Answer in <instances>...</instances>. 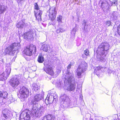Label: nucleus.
<instances>
[{"label": "nucleus", "instance_id": "nucleus-1", "mask_svg": "<svg viewBox=\"0 0 120 120\" xmlns=\"http://www.w3.org/2000/svg\"><path fill=\"white\" fill-rule=\"evenodd\" d=\"M36 51V46L33 44H30L25 46L24 48L23 53L24 54L31 56L33 53H35Z\"/></svg>", "mask_w": 120, "mask_h": 120}, {"label": "nucleus", "instance_id": "nucleus-2", "mask_svg": "<svg viewBox=\"0 0 120 120\" xmlns=\"http://www.w3.org/2000/svg\"><path fill=\"white\" fill-rule=\"evenodd\" d=\"M29 90L27 88L23 86L20 88L17 93L18 97L21 99L27 98L29 95Z\"/></svg>", "mask_w": 120, "mask_h": 120}, {"label": "nucleus", "instance_id": "nucleus-3", "mask_svg": "<svg viewBox=\"0 0 120 120\" xmlns=\"http://www.w3.org/2000/svg\"><path fill=\"white\" fill-rule=\"evenodd\" d=\"M56 9L55 7H52L50 8L49 10V18L52 21L55 19L56 18L57 14Z\"/></svg>", "mask_w": 120, "mask_h": 120}, {"label": "nucleus", "instance_id": "nucleus-4", "mask_svg": "<svg viewBox=\"0 0 120 120\" xmlns=\"http://www.w3.org/2000/svg\"><path fill=\"white\" fill-rule=\"evenodd\" d=\"M11 69L10 68L6 69L5 71V73H3L0 75V78L2 80H5L7 79L10 75L11 73Z\"/></svg>", "mask_w": 120, "mask_h": 120}, {"label": "nucleus", "instance_id": "nucleus-5", "mask_svg": "<svg viewBox=\"0 0 120 120\" xmlns=\"http://www.w3.org/2000/svg\"><path fill=\"white\" fill-rule=\"evenodd\" d=\"M34 15L36 17V20L38 21H41L42 20L41 15L42 14V11L41 10L38 11H34Z\"/></svg>", "mask_w": 120, "mask_h": 120}, {"label": "nucleus", "instance_id": "nucleus-6", "mask_svg": "<svg viewBox=\"0 0 120 120\" xmlns=\"http://www.w3.org/2000/svg\"><path fill=\"white\" fill-rule=\"evenodd\" d=\"M9 82L10 85L14 87L17 86L19 84V81L17 78H12L10 80Z\"/></svg>", "mask_w": 120, "mask_h": 120}, {"label": "nucleus", "instance_id": "nucleus-7", "mask_svg": "<svg viewBox=\"0 0 120 120\" xmlns=\"http://www.w3.org/2000/svg\"><path fill=\"white\" fill-rule=\"evenodd\" d=\"M53 68L52 67L49 66L48 67H46L44 69L45 71L48 74L52 76L54 74V72L53 70Z\"/></svg>", "mask_w": 120, "mask_h": 120}, {"label": "nucleus", "instance_id": "nucleus-8", "mask_svg": "<svg viewBox=\"0 0 120 120\" xmlns=\"http://www.w3.org/2000/svg\"><path fill=\"white\" fill-rule=\"evenodd\" d=\"M30 120V115L28 112H26L24 114H21L20 120Z\"/></svg>", "mask_w": 120, "mask_h": 120}, {"label": "nucleus", "instance_id": "nucleus-9", "mask_svg": "<svg viewBox=\"0 0 120 120\" xmlns=\"http://www.w3.org/2000/svg\"><path fill=\"white\" fill-rule=\"evenodd\" d=\"M42 120H56V118L54 116L48 114L44 116Z\"/></svg>", "mask_w": 120, "mask_h": 120}, {"label": "nucleus", "instance_id": "nucleus-10", "mask_svg": "<svg viewBox=\"0 0 120 120\" xmlns=\"http://www.w3.org/2000/svg\"><path fill=\"white\" fill-rule=\"evenodd\" d=\"M41 100L39 94H37L34 97V99L32 100L31 103L33 104L36 103V102H37Z\"/></svg>", "mask_w": 120, "mask_h": 120}, {"label": "nucleus", "instance_id": "nucleus-11", "mask_svg": "<svg viewBox=\"0 0 120 120\" xmlns=\"http://www.w3.org/2000/svg\"><path fill=\"white\" fill-rule=\"evenodd\" d=\"M106 43L105 42H103L101 43L98 47V49L101 51H105V45L104 44Z\"/></svg>", "mask_w": 120, "mask_h": 120}, {"label": "nucleus", "instance_id": "nucleus-12", "mask_svg": "<svg viewBox=\"0 0 120 120\" xmlns=\"http://www.w3.org/2000/svg\"><path fill=\"white\" fill-rule=\"evenodd\" d=\"M44 58L41 54H40L38 56L37 59L39 63H42L44 61Z\"/></svg>", "mask_w": 120, "mask_h": 120}, {"label": "nucleus", "instance_id": "nucleus-13", "mask_svg": "<svg viewBox=\"0 0 120 120\" xmlns=\"http://www.w3.org/2000/svg\"><path fill=\"white\" fill-rule=\"evenodd\" d=\"M33 89L35 91H37L40 88V87L36 84L33 85Z\"/></svg>", "mask_w": 120, "mask_h": 120}, {"label": "nucleus", "instance_id": "nucleus-14", "mask_svg": "<svg viewBox=\"0 0 120 120\" xmlns=\"http://www.w3.org/2000/svg\"><path fill=\"white\" fill-rule=\"evenodd\" d=\"M76 86L75 83L74 84H71L70 86V91H72L73 90L75 89V86Z\"/></svg>", "mask_w": 120, "mask_h": 120}, {"label": "nucleus", "instance_id": "nucleus-15", "mask_svg": "<svg viewBox=\"0 0 120 120\" xmlns=\"http://www.w3.org/2000/svg\"><path fill=\"white\" fill-rule=\"evenodd\" d=\"M8 94V93L6 92H2V98H5L7 97Z\"/></svg>", "mask_w": 120, "mask_h": 120}, {"label": "nucleus", "instance_id": "nucleus-16", "mask_svg": "<svg viewBox=\"0 0 120 120\" xmlns=\"http://www.w3.org/2000/svg\"><path fill=\"white\" fill-rule=\"evenodd\" d=\"M30 31H28L27 32H26L24 34L23 36L24 38L25 39H27L28 37V35L30 34Z\"/></svg>", "mask_w": 120, "mask_h": 120}, {"label": "nucleus", "instance_id": "nucleus-17", "mask_svg": "<svg viewBox=\"0 0 120 120\" xmlns=\"http://www.w3.org/2000/svg\"><path fill=\"white\" fill-rule=\"evenodd\" d=\"M52 97H50V96L49 95V96L48 95L46 98V100L47 99V98L48 99L47 100L48 101V103H50L51 102H52L53 101L52 99Z\"/></svg>", "mask_w": 120, "mask_h": 120}, {"label": "nucleus", "instance_id": "nucleus-18", "mask_svg": "<svg viewBox=\"0 0 120 120\" xmlns=\"http://www.w3.org/2000/svg\"><path fill=\"white\" fill-rule=\"evenodd\" d=\"M34 9L37 10L36 11H38L39 10H40V8L38 5L37 3H35L34 4Z\"/></svg>", "mask_w": 120, "mask_h": 120}, {"label": "nucleus", "instance_id": "nucleus-19", "mask_svg": "<svg viewBox=\"0 0 120 120\" xmlns=\"http://www.w3.org/2000/svg\"><path fill=\"white\" fill-rule=\"evenodd\" d=\"M84 53L86 56H88L90 55L89 52L87 49H86L84 50Z\"/></svg>", "mask_w": 120, "mask_h": 120}, {"label": "nucleus", "instance_id": "nucleus-20", "mask_svg": "<svg viewBox=\"0 0 120 120\" xmlns=\"http://www.w3.org/2000/svg\"><path fill=\"white\" fill-rule=\"evenodd\" d=\"M83 72V71L82 70L81 71H79L77 72V75L79 77H80L81 76L82 73Z\"/></svg>", "mask_w": 120, "mask_h": 120}, {"label": "nucleus", "instance_id": "nucleus-21", "mask_svg": "<svg viewBox=\"0 0 120 120\" xmlns=\"http://www.w3.org/2000/svg\"><path fill=\"white\" fill-rule=\"evenodd\" d=\"M62 19V16L59 15L57 18V21L59 22H61Z\"/></svg>", "mask_w": 120, "mask_h": 120}, {"label": "nucleus", "instance_id": "nucleus-22", "mask_svg": "<svg viewBox=\"0 0 120 120\" xmlns=\"http://www.w3.org/2000/svg\"><path fill=\"white\" fill-rule=\"evenodd\" d=\"M14 44H15V43H13L11 44V45L9 47L10 48H11V51H10V52L11 51L12 52L13 50L14 47Z\"/></svg>", "mask_w": 120, "mask_h": 120}, {"label": "nucleus", "instance_id": "nucleus-23", "mask_svg": "<svg viewBox=\"0 0 120 120\" xmlns=\"http://www.w3.org/2000/svg\"><path fill=\"white\" fill-rule=\"evenodd\" d=\"M9 113L8 112L6 114H3V116L6 119H7L9 116Z\"/></svg>", "mask_w": 120, "mask_h": 120}, {"label": "nucleus", "instance_id": "nucleus-24", "mask_svg": "<svg viewBox=\"0 0 120 120\" xmlns=\"http://www.w3.org/2000/svg\"><path fill=\"white\" fill-rule=\"evenodd\" d=\"M64 30L63 29L60 28L56 30V32L57 33H59L60 32H62Z\"/></svg>", "mask_w": 120, "mask_h": 120}, {"label": "nucleus", "instance_id": "nucleus-25", "mask_svg": "<svg viewBox=\"0 0 120 120\" xmlns=\"http://www.w3.org/2000/svg\"><path fill=\"white\" fill-rule=\"evenodd\" d=\"M106 24L109 26L111 25V22L110 21H107L106 22Z\"/></svg>", "mask_w": 120, "mask_h": 120}, {"label": "nucleus", "instance_id": "nucleus-26", "mask_svg": "<svg viewBox=\"0 0 120 120\" xmlns=\"http://www.w3.org/2000/svg\"><path fill=\"white\" fill-rule=\"evenodd\" d=\"M117 32L118 34L120 36V25L117 26Z\"/></svg>", "mask_w": 120, "mask_h": 120}, {"label": "nucleus", "instance_id": "nucleus-27", "mask_svg": "<svg viewBox=\"0 0 120 120\" xmlns=\"http://www.w3.org/2000/svg\"><path fill=\"white\" fill-rule=\"evenodd\" d=\"M103 68V67L101 66H99L97 67L96 68L97 70L99 71L101 69Z\"/></svg>", "mask_w": 120, "mask_h": 120}, {"label": "nucleus", "instance_id": "nucleus-28", "mask_svg": "<svg viewBox=\"0 0 120 120\" xmlns=\"http://www.w3.org/2000/svg\"><path fill=\"white\" fill-rule=\"evenodd\" d=\"M8 51H9V49L8 47H7L5 49V52L7 54V52H8Z\"/></svg>", "mask_w": 120, "mask_h": 120}, {"label": "nucleus", "instance_id": "nucleus-29", "mask_svg": "<svg viewBox=\"0 0 120 120\" xmlns=\"http://www.w3.org/2000/svg\"><path fill=\"white\" fill-rule=\"evenodd\" d=\"M71 65L70 64H69V65H68L67 66V68L68 69H69L71 68Z\"/></svg>", "mask_w": 120, "mask_h": 120}, {"label": "nucleus", "instance_id": "nucleus-30", "mask_svg": "<svg viewBox=\"0 0 120 120\" xmlns=\"http://www.w3.org/2000/svg\"><path fill=\"white\" fill-rule=\"evenodd\" d=\"M81 68V66L80 65L79 66L78 68H77V71H78Z\"/></svg>", "mask_w": 120, "mask_h": 120}, {"label": "nucleus", "instance_id": "nucleus-31", "mask_svg": "<svg viewBox=\"0 0 120 120\" xmlns=\"http://www.w3.org/2000/svg\"><path fill=\"white\" fill-rule=\"evenodd\" d=\"M61 101L64 102H65V101H66V99L63 98L62 99V100Z\"/></svg>", "mask_w": 120, "mask_h": 120}, {"label": "nucleus", "instance_id": "nucleus-32", "mask_svg": "<svg viewBox=\"0 0 120 120\" xmlns=\"http://www.w3.org/2000/svg\"><path fill=\"white\" fill-rule=\"evenodd\" d=\"M2 91H0V98H2Z\"/></svg>", "mask_w": 120, "mask_h": 120}, {"label": "nucleus", "instance_id": "nucleus-33", "mask_svg": "<svg viewBox=\"0 0 120 120\" xmlns=\"http://www.w3.org/2000/svg\"><path fill=\"white\" fill-rule=\"evenodd\" d=\"M2 8V6H0V10Z\"/></svg>", "mask_w": 120, "mask_h": 120}, {"label": "nucleus", "instance_id": "nucleus-34", "mask_svg": "<svg viewBox=\"0 0 120 120\" xmlns=\"http://www.w3.org/2000/svg\"><path fill=\"white\" fill-rule=\"evenodd\" d=\"M89 120H93L92 119H90Z\"/></svg>", "mask_w": 120, "mask_h": 120}, {"label": "nucleus", "instance_id": "nucleus-35", "mask_svg": "<svg viewBox=\"0 0 120 120\" xmlns=\"http://www.w3.org/2000/svg\"><path fill=\"white\" fill-rule=\"evenodd\" d=\"M68 98V96H66V98Z\"/></svg>", "mask_w": 120, "mask_h": 120}]
</instances>
